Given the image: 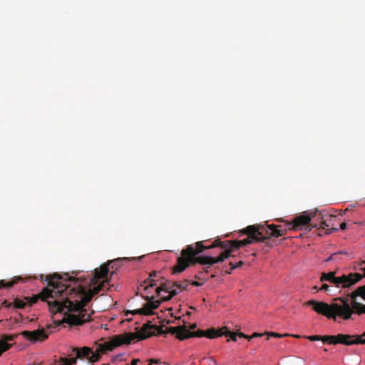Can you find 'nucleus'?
Returning <instances> with one entry per match:
<instances>
[{
  "instance_id": "obj_28",
  "label": "nucleus",
  "mask_w": 365,
  "mask_h": 365,
  "mask_svg": "<svg viewBox=\"0 0 365 365\" xmlns=\"http://www.w3.org/2000/svg\"><path fill=\"white\" fill-rule=\"evenodd\" d=\"M238 336L241 338H245V339H247L249 340H250L252 339V337H250V336H248L242 332H240L238 333Z\"/></svg>"
},
{
  "instance_id": "obj_37",
  "label": "nucleus",
  "mask_w": 365,
  "mask_h": 365,
  "mask_svg": "<svg viewBox=\"0 0 365 365\" xmlns=\"http://www.w3.org/2000/svg\"><path fill=\"white\" fill-rule=\"evenodd\" d=\"M196 327V324H192L190 326V329H194Z\"/></svg>"
},
{
  "instance_id": "obj_13",
  "label": "nucleus",
  "mask_w": 365,
  "mask_h": 365,
  "mask_svg": "<svg viewBox=\"0 0 365 365\" xmlns=\"http://www.w3.org/2000/svg\"><path fill=\"white\" fill-rule=\"evenodd\" d=\"M331 221H332V220L331 217L328 220H321L320 227L319 228V232H318L319 235L322 236L324 235H328V234H330L331 232L338 230V229L335 228V227H331L330 229L329 228L333 225Z\"/></svg>"
},
{
  "instance_id": "obj_30",
  "label": "nucleus",
  "mask_w": 365,
  "mask_h": 365,
  "mask_svg": "<svg viewBox=\"0 0 365 365\" xmlns=\"http://www.w3.org/2000/svg\"><path fill=\"white\" fill-rule=\"evenodd\" d=\"M203 284H204V281L202 282H197V281H193L192 282V284L194 285V286H196V287L202 286Z\"/></svg>"
},
{
  "instance_id": "obj_5",
  "label": "nucleus",
  "mask_w": 365,
  "mask_h": 365,
  "mask_svg": "<svg viewBox=\"0 0 365 365\" xmlns=\"http://www.w3.org/2000/svg\"><path fill=\"white\" fill-rule=\"evenodd\" d=\"M281 226L272 224L267 227L264 225H250L242 230V233L247 235V237L242 240L221 241V250L228 251L230 257L233 256L232 252L242 247L254 242H267L271 237H282L285 235V230Z\"/></svg>"
},
{
  "instance_id": "obj_20",
  "label": "nucleus",
  "mask_w": 365,
  "mask_h": 365,
  "mask_svg": "<svg viewBox=\"0 0 365 365\" xmlns=\"http://www.w3.org/2000/svg\"><path fill=\"white\" fill-rule=\"evenodd\" d=\"M223 335H225L226 336H230V339L234 341H236L237 337L239 336L238 333L230 331L227 330V328L226 329L223 330Z\"/></svg>"
},
{
  "instance_id": "obj_31",
  "label": "nucleus",
  "mask_w": 365,
  "mask_h": 365,
  "mask_svg": "<svg viewBox=\"0 0 365 365\" xmlns=\"http://www.w3.org/2000/svg\"><path fill=\"white\" fill-rule=\"evenodd\" d=\"M360 338H361V344H365V331L361 335H360Z\"/></svg>"
},
{
  "instance_id": "obj_4",
  "label": "nucleus",
  "mask_w": 365,
  "mask_h": 365,
  "mask_svg": "<svg viewBox=\"0 0 365 365\" xmlns=\"http://www.w3.org/2000/svg\"><path fill=\"white\" fill-rule=\"evenodd\" d=\"M152 327L148 324H144L137 332H125L123 334L115 335L110 341L99 344L96 352L88 346L73 347L72 348V353L75 354V356L73 358L75 359L76 362H77V360H87L86 365H92L93 363L100 359L101 352L106 353L108 351H113L117 346L129 344L135 340H143L152 336L154 334L150 331Z\"/></svg>"
},
{
  "instance_id": "obj_24",
  "label": "nucleus",
  "mask_w": 365,
  "mask_h": 365,
  "mask_svg": "<svg viewBox=\"0 0 365 365\" xmlns=\"http://www.w3.org/2000/svg\"><path fill=\"white\" fill-rule=\"evenodd\" d=\"M344 253L343 252H336V253H334L332 254L331 255H330L327 259V262H329V261H333V260H336L337 259V257L340 255V254H342Z\"/></svg>"
},
{
  "instance_id": "obj_21",
  "label": "nucleus",
  "mask_w": 365,
  "mask_h": 365,
  "mask_svg": "<svg viewBox=\"0 0 365 365\" xmlns=\"http://www.w3.org/2000/svg\"><path fill=\"white\" fill-rule=\"evenodd\" d=\"M135 257L133 258H128V257H123V258H118L117 259H115L113 261H110V263H113L114 264L112 266V267H114V266H118V264L120 261H130L131 259H135Z\"/></svg>"
},
{
  "instance_id": "obj_35",
  "label": "nucleus",
  "mask_w": 365,
  "mask_h": 365,
  "mask_svg": "<svg viewBox=\"0 0 365 365\" xmlns=\"http://www.w3.org/2000/svg\"><path fill=\"white\" fill-rule=\"evenodd\" d=\"M158 360H155V359H151L149 360V365H151L153 363H158Z\"/></svg>"
},
{
  "instance_id": "obj_40",
  "label": "nucleus",
  "mask_w": 365,
  "mask_h": 365,
  "mask_svg": "<svg viewBox=\"0 0 365 365\" xmlns=\"http://www.w3.org/2000/svg\"><path fill=\"white\" fill-rule=\"evenodd\" d=\"M40 279H41V280H43V274H41V275H40Z\"/></svg>"
},
{
  "instance_id": "obj_16",
  "label": "nucleus",
  "mask_w": 365,
  "mask_h": 365,
  "mask_svg": "<svg viewBox=\"0 0 365 365\" xmlns=\"http://www.w3.org/2000/svg\"><path fill=\"white\" fill-rule=\"evenodd\" d=\"M227 327H224L217 330L215 328L208 329L205 331V337L208 339H215L219 336H223V330L226 329Z\"/></svg>"
},
{
  "instance_id": "obj_42",
  "label": "nucleus",
  "mask_w": 365,
  "mask_h": 365,
  "mask_svg": "<svg viewBox=\"0 0 365 365\" xmlns=\"http://www.w3.org/2000/svg\"><path fill=\"white\" fill-rule=\"evenodd\" d=\"M318 219H320V217H318ZM321 219L322 220V219H323V217H321Z\"/></svg>"
},
{
  "instance_id": "obj_27",
  "label": "nucleus",
  "mask_w": 365,
  "mask_h": 365,
  "mask_svg": "<svg viewBox=\"0 0 365 365\" xmlns=\"http://www.w3.org/2000/svg\"><path fill=\"white\" fill-rule=\"evenodd\" d=\"M204 272L203 271H200L196 275H195V278L196 279H202V280H205V277H204Z\"/></svg>"
},
{
  "instance_id": "obj_33",
  "label": "nucleus",
  "mask_w": 365,
  "mask_h": 365,
  "mask_svg": "<svg viewBox=\"0 0 365 365\" xmlns=\"http://www.w3.org/2000/svg\"><path fill=\"white\" fill-rule=\"evenodd\" d=\"M262 335H263V334L255 332L252 336H250V337H252V339L255 337L262 336Z\"/></svg>"
},
{
  "instance_id": "obj_10",
  "label": "nucleus",
  "mask_w": 365,
  "mask_h": 365,
  "mask_svg": "<svg viewBox=\"0 0 365 365\" xmlns=\"http://www.w3.org/2000/svg\"><path fill=\"white\" fill-rule=\"evenodd\" d=\"M312 217L307 215L296 217L292 222L287 225V227L282 228V226L280 225V228L282 230H285V233L287 232V230H301L304 226L308 225L311 222Z\"/></svg>"
},
{
  "instance_id": "obj_38",
  "label": "nucleus",
  "mask_w": 365,
  "mask_h": 365,
  "mask_svg": "<svg viewBox=\"0 0 365 365\" xmlns=\"http://www.w3.org/2000/svg\"><path fill=\"white\" fill-rule=\"evenodd\" d=\"M312 289L314 291H318V287L317 286H314L312 287Z\"/></svg>"
},
{
  "instance_id": "obj_6",
  "label": "nucleus",
  "mask_w": 365,
  "mask_h": 365,
  "mask_svg": "<svg viewBox=\"0 0 365 365\" xmlns=\"http://www.w3.org/2000/svg\"><path fill=\"white\" fill-rule=\"evenodd\" d=\"M335 272L329 273H323L321 276L320 281H328L334 284L336 287H349L362 279V276L359 273H350L348 275H342L336 277Z\"/></svg>"
},
{
  "instance_id": "obj_26",
  "label": "nucleus",
  "mask_w": 365,
  "mask_h": 365,
  "mask_svg": "<svg viewBox=\"0 0 365 365\" xmlns=\"http://www.w3.org/2000/svg\"><path fill=\"white\" fill-rule=\"evenodd\" d=\"M204 360H205L208 363L209 365H211V364L217 365V361L212 357L204 359Z\"/></svg>"
},
{
  "instance_id": "obj_32",
  "label": "nucleus",
  "mask_w": 365,
  "mask_h": 365,
  "mask_svg": "<svg viewBox=\"0 0 365 365\" xmlns=\"http://www.w3.org/2000/svg\"><path fill=\"white\" fill-rule=\"evenodd\" d=\"M3 306L5 307H10L11 306V302H8L6 300H5L4 302H3Z\"/></svg>"
},
{
  "instance_id": "obj_34",
  "label": "nucleus",
  "mask_w": 365,
  "mask_h": 365,
  "mask_svg": "<svg viewBox=\"0 0 365 365\" xmlns=\"http://www.w3.org/2000/svg\"><path fill=\"white\" fill-rule=\"evenodd\" d=\"M346 222H342V223H341V225H340V228H341V230H345V229H346Z\"/></svg>"
},
{
  "instance_id": "obj_11",
  "label": "nucleus",
  "mask_w": 365,
  "mask_h": 365,
  "mask_svg": "<svg viewBox=\"0 0 365 365\" xmlns=\"http://www.w3.org/2000/svg\"><path fill=\"white\" fill-rule=\"evenodd\" d=\"M144 299L148 301L147 303L144 304L143 308L139 309L138 312V313L144 315H150L153 314V310L158 308L160 304H161V300H155V298L153 296L152 297H145Z\"/></svg>"
},
{
  "instance_id": "obj_1",
  "label": "nucleus",
  "mask_w": 365,
  "mask_h": 365,
  "mask_svg": "<svg viewBox=\"0 0 365 365\" xmlns=\"http://www.w3.org/2000/svg\"><path fill=\"white\" fill-rule=\"evenodd\" d=\"M108 272V264L95 269L91 279V283L94 287L88 290L81 284L78 278L68 277V274L64 276L56 273L52 276L48 275L45 279L48 286L39 294L23 299L16 298L13 306L16 309H24L27 304L31 306L41 299L48 304L51 312L64 313L62 323L67 324L70 327L81 326L91 320V314L87 313L85 307L95 295L103 290L108 281L103 280L100 284H98V281L104 279Z\"/></svg>"
},
{
  "instance_id": "obj_43",
  "label": "nucleus",
  "mask_w": 365,
  "mask_h": 365,
  "mask_svg": "<svg viewBox=\"0 0 365 365\" xmlns=\"http://www.w3.org/2000/svg\"><path fill=\"white\" fill-rule=\"evenodd\" d=\"M103 365H109V364H103Z\"/></svg>"
},
{
  "instance_id": "obj_29",
  "label": "nucleus",
  "mask_w": 365,
  "mask_h": 365,
  "mask_svg": "<svg viewBox=\"0 0 365 365\" xmlns=\"http://www.w3.org/2000/svg\"><path fill=\"white\" fill-rule=\"evenodd\" d=\"M329 287H330L329 285H328L327 284H323L319 289L324 290V291H329Z\"/></svg>"
},
{
  "instance_id": "obj_39",
  "label": "nucleus",
  "mask_w": 365,
  "mask_h": 365,
  "mask_svg": "<svg viewBox=\"0 0 365 365\" xmlns=\"http://www.w3.org/2000/svg\"><path fill=\"white\" fill-rule=\"evenodd\" d=\"M203 272H204V274H207V273L208 272V269H207H207H205V270H203Z\"/></svg>"
},
{
  "instance_id": "obj_23",
  "label": "nucleus",
  "mask_w": 365,
  "mask_h": 365,
  "mask_svg": "<svg viewBox=\"0 0 365 365\" xmlns=\"http://www.w3.org/2000/svg\"><path fill=\"white\" fill-rule=\"evenodd\" d=\"M356 269H359L364 272L363 275L361 274L362 277H365V261H361L357 267H355Z\"/></svg>"
},
{
  "instance_id": "obj_15",
  "label": "nucleus",
  "mask_w": 365,
  "mask_h": 365,
  "mask_svg": "<svg viewBox=\"0 0 365 365\" xmlns=\"http://www.w3.org/2000/svg\"><path fill=\"white\" fill-rule=\"evenodd\" d=\"M156 275H157V272H155V271L153 272L152 273H150L148 280L145 281L144 284L140 285L141 287H144L145 291H146V292L148 294L150 293L149 289L150 288H153V287L156 286V283H155V277H156Z\"/></svg>"
},
{
  "instance_id": "obj_8",
  "label": "nucleus",
  "mask_w": 365,
  "mask_h": 365,
  "mask_svg": "<svg viewBox=\"0 0 365 365\" xmlns=\"http://www.w3.org/2000/svg\"><path fill=\"white\" fill-rule=\"evenodd\" d=\"M328 344L336 345L342 344L345 346H351L354 344H361V338L359 335H351L339 334L336 335H329Z\"/></svg>"
},
{
  "instance_id": "obj_3",
  "label": "nucleus",
  "mask_w": 365,
  "mask_h": 365,
  "mask_svg": "<svg viewBox=\"0 0 365 365\" xmlns=\"http://www.w3.org/2000/svg\"><path fill=\"white\" fill-rule=\"evenodd\" d=\"M303 305L311 307L314 312L328 319L336 320L338 317L346 320L350 319L354 313L365 314V285L352 292L350 299L335 298L331 304L311 299L304 302Z\"/></svg>"
},
{
  "instance_id": "obj_14",
  "label": "nucleus",
  "mask_w": 365,
  "mask_h": 365,
  "mask_svg": "<svg viewBox=\"0 0 365 365\" xmlns=\"http://www.w3.org/2000/svg\"><path fill=\"white\" fill-rule=\"evenodd\" d=\"M15 336L6 335L1 339H0V356L3 352L7 351L11 346V344L9 341L14 340Z\"/></svg>"
},
{
  "instance_id": "obj_19",
  "label": "nucleus",
  "mask_w": 365,
  "mask_h": 365,
  "mask_svg": "<svg viewBox=\"0 0 365 365\" xmlns=\"http://www.w3.org/2000/svg\"><path fill=\"white\" fill-rule=\"evenodd\" d=\"M175 284H177L175 285V288L179 289L180 292L187 289V287L190 284V282L187 279L181 282H175Z\"/></svg>"
},
{
  "instance_id": "obj_25",
  "label": "nucleus",
  "mask_w": 365,
  "mask_h": 365,
  "mask_svg": "<svg viewBox=\"0 0 365 365\" xmlns=\"http://www.w3.org/2000/svg\"><path fill=\"white\" fill-rule=\"evenodd\" d=\"M267 334L269 336H270L278 337V338H281V337H283V336H289V334H280L275 333V332H270V333H267Z\"/></svg>"
},
{
  "instance_id": "obj_17",
  "label": "nucleus",
  "mask_w": 365,
  "mask_h": 365,
  "mask_svg": "<svg viewBox=\"0 0 365 365\" xmlns=\"http://www.w3.org/2000/svg\"><path fill=\"white\" fill-rule=\"evenodd\" d=\"M329 338V335H324V336H320V335H312L307 336V339H308L309 341H322L324 344H327L329 340L327 339Z\"/></svg>"
},
{
  "instance_id": "obj_7",
  "label": "nucleus",
  "mask_w": 365,
  "mask_h": 365,
  "mask_svg": "<svg viewBox=\"0 0 365 365\" xmlns=\"http://www.w3.org/2000/svg\"><path fill=\"white\" fill-rule=\"evenodd\" d=\"M148 324L150 326L149 324ZM150 327H153L152 329H150V331L154 333L152 336L155 335V331H157L158 334H162L164 333H170L172 334H175L176 337L180 340H183L185 339H188L190 337L205 336V330L199 329L195 331H190V330H187L186 329V327L185 325L168 327L167 328V331L165 332L163 331L162 328L157 327L155 325H150Z\"/></svg>"
},
{
  "instance_id": "obj_12",
  "label": "nucleus",
  "mask_w": 365,
  "mask_h": 365,
  "mask_svg": "<svg viewBox=\"0 0 365 365\" xmlns=\"http://www.w3.org/2000/svg\"><path fill=\"white\" fill-rule=\"evenodd\" d=\"M21 334L31 341H43L48 338V335L43 329H37L34 331H24Z\"/></svg>"
},
{
  "instance_id": "obj_18",
  "label": "nucleus",
  "mask_w": 365,
  "mask_h": 365,
  "mask_svg": "<svg viewBox=\"0 0 365 365\" xmlns=\"http://www.w3.org/2000/svg\"><path fill=\"white\" fill-rule=\"evenodd\" d=\"M20 279H21V277H16V278L13 279L12 280H11L8 283L5 282L4 280H0V288H2V287H7V288L11 287L15 284H16Z\"/></svg>"
},
{
  "instance_id": "obj_41",
  "label": "nucleus",
  "mask_w": 365,
  "mask_h": 365,
  "mask_svg": "<svg viewBox=\"0 0 365 365\" xmlns=\"http://www.w3.org/2000/svg\"><path fill=\"white\" fill-rule=\"evenodd\" d=\"M294 336L296 337V338H299V335H294Z\"/></svg>"
},
{
  "instance_id": "obj_36",
  "label": "nucleus",
  "mask_w": 365,
  "mask_h": 365,
  "mask_svg": "<svg viewBox=\"0 0 365 365\" xmlns=\"http://www.w3.org/2000/svg\"><path fill=\"white\" fill-rule=\"evenodd\" d=\"M139 361H140L139 359H133L131 361V365H137V364Z\"/></svg>"
},
{
  "instance_id": "obj_9",
  "label": "nucleus",
  "mask_w": 365,
  "mask_h": 365,
  "mask_svg": "<svg viewBox=\"0 0 365 365\" xmlns=\"http://www.w3.org/2000/svg\"><path fill=\"white\" fill-rule=\"evenodd\" d=\"M176 284L175 282L170 281L162 283L160 286L155 289L158 297H160L161 291H164L168 293V295L161 297L162 301L165 302L170 300L173 296L178 294V291H177L175 288Z\"/></svg>"
},
{
  "instance_id": "obj_22",
  "label": "nucleus",
  "mask_w": 365,
  "mask_h": 365,
  "mask_svg": "<svg viewBox=\"0 0 365 365\" xmlns=\"http://www.w3.org/2000/svg\"><path fill=\"white\" fill-rule=\"evenodd\" d=\"M244 264V262L243 261H240L238 262L236 264H234L232 262H230V271H227L226 273L227 274H230L231 271L236 269V268H238V267H242V265Z\"/></svg>"
},
{
  "instance_id": "obj_2",
  "label": "nucleus",
  "mask_w": 365,
  "mask_h": 365,
  "mask_svg": "<svg viewBox=\"0 0 365 365\" xmlns=\"http://www.w3.org/2000/svg\"><path fill=\"white\" fill-rule=\"evenodd\" d=\"M204 241L189 245L181 251V256L177 259V263L173 268V273H181L190 266L199 263L211 266L224 262L230 257L228 251L221 250V240H215L212 245H205Z\"/></svg>"
}]
</instances>
